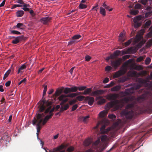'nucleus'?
Instances as JSON below:
<instances>
[{"label":"nucleus","instance_id":"1","mask_svg":"<svg viewBox=\"0 0 152 152\" xmlns=\"http://www.w3.org/2000/svg\"><path fill=\"white\" fill-rule=\"evenodd\" d=\"M38 103L39 104L38 106V112L41 113L45 109L46 107H48V108L45 110V114H46L48 113H49L50 114L53 113H52L54 110V108L51 109V105L52 104V102L48 101H46L45 99L42 100H40Z\"/></svg>","mask_w":152,"mask_h":152},{"label":"nucleus","instance_id":"2","mask_svg":"<svg viewBox=\"0 0 152 152\" xmlns=\"http://www.w3.org/2000/svg\"><path fill=\"white\" fill-rule=\"evenodd\" d=\"M138 102H143L148 101L147 106L149 108H152V94L150 93L143 94L137 98Z\"/></svg>","mask_w":152,"mask_h":152},{"label":"nucleus","instance_id":"3","mask_svg":"<svg viewBox=\"0 0 152 152\" xmlns=\"http://www.w3.org/2000/svg\"><path fill=\"white\" fill-rule=\"evenodd\" d=\"M134 106L133 104H127L126 107L125 109L122 110L121 113V115L125 116L127 119L132 118L134 115V112L133 110H129V109H131Z\"/></svg>","mask_w":152,"mask_h":152},{"label":"nucleus","instance_id":"4","mask_svg":"<svg viewBox=\"0 0 152 152\" xmlns=\"http://www.w3.org/2000/svg\"><path fill=\"white\" fill-rule=\"evenodd\" d=\"M41 117L40 114H37L36 117H34L32 121V124L34 125H35L36 123H37V136L39 134L38 132H40L41 129L40 125L42 121V119L41 118Z\"/></svg>","mask_w":152,"mask_h":152},{"label":"nucleus","instance_id":"5","mask_svg":"<svg viewBox=\"0 0 152 152\" xmlns=\"http://www.w3.org/2000/svg\"><path fill=\"white\" fill-rule=\"evenodd\" d=\"M135 52V49L133 48L132 47L128 48L127 50H125L121 51L119 50H116L114 52V54L115 56H118L119 55L123 56L129 53H134Z\"/></svg>","mask_w":152,"mask_h":152},{"label":"nucleus","instance_id":"6","mask_svg":"<svg viewBox=\"0 0 152 152\" xmlns=\"http://www.w3.org/2000/svg\"><path fill=\"white\" fill-rule=\"evenodd\" d=\"M122 106L123 105L119 103L118 100H115L113 102H109L107 104V107L108 108L115 107L116 109H118L122 108Z\"/></svg>","mask_w":152,"mask_h":152},{"label":"nucleus","instance_id":"7","mask_svg":"<svg viewBox=\"0 0 152 152\" xmlns=\"http://www.w3.org/2000/svg\"><path fill=\"white\" fill-rule=\"evenodd\" d=\"M100 142V138L99 137L93 143L92 145V146L94 148L96 149L97 152H102L105 149V148L102 147L100 148L99 149L100 146V145H99V144Z\"/></svg>","mask_w":152,"mask_h":152},{"label":"nucleus","instance_id":"8","mask_svg":"<svg viewBox=\"0 0 152 152\" xmlns=\"http://www.w3.org/2000/svg\"><path fill=\"white\" fill-rule=\"evenodd\" d=\"M38 114H40L41 115V118H42V125H45L46 123H47V121L50 118H51L52 116L53 115V114L52 113L50 114L49 115H47L44 118V117L45 116V114L44 113H38Z\"/></svg>","mask_w":152,"mask_h":152},{"label":"nucleus","instance_id":"9","mask_svg":"<svg viewBox=\"0 0 152 152\" xmlns=\"http://www.w3.org/2000/svg\"><path fill=\"white\" fill-rule=\"evenodd\" d=\"M134 92V88L132 87L130 88L126 89L124 92H121L120 94L122 96H125L128 95H130L133 94Z\"/></svg>","mask_w":152,"mask_h":152},{"label":"nucleus","instance_id":"10","mask_svg":"<svg viewBox=\"0 0 152 152\" xmlns=\"http://www.w3.org/2000/svg\"><path fill=\"white\" fill-rule=\"evenodd\" d=\"M81 37L80 35L79 34H77L74 35L72 37V39H71L69 42L68 45H72L75 44L78 42V39Z\"/></svg>","mask_w":152,"mask_h":152},{"label":"nucleus","instance_id":"11","mask_svg":"<svg viewBox=\"0 0 152 152\" xmlns=\"http://www.w3.org/2000/svg\"><path fill=\"white\" fill-rule=\"evenodd\" d=\"M25 38L23 36L16 37L15 38L13 39L12 43L14 44H17L25 39Z\"/></svg>","mask_w":152,"mask_h":152},{"label":"nucleus","instance_id":"12","mask_svg":"<svg viewBox=\"0 0 152 152\" xmlns=\"http://www.w3.org/2000/svg\"><path fill=\"white\" fill-rule=\"evenodd\" d=\"M121 59L119 58L118 60L112 61H111V64L112 66L115 69L117 68L121 64Z\"/></svg>","mask_w":152,"mask_h":152},{"label":"nucleus","instance_id":"13","mask_svg":"<svg viewBox=\"0 0 152 152\" xmlns=\"http://www.w3.org/2000/svg\"><path fill=\"white\" fill-rule=\"evenodd\" d=\"M67 95H66L64 94L61 95L59 97V99L60 101H61L62 102L60 103L61 105H63L68 100L67 98H66Z\"/></svg>","mask_w":152,"mask_h":152},{"label":"nucleus","instance_id":"14","mask_svg":"<svg viewBox=\"0 0 152 152\" xmlns=\"http://www.w3.org/2000/svg\"><path fill=\"white\" fill-rule=\"evenodd\" d=\"M118 97V95L117 94H111L107 95V99L109 100L115 101Z\"/></svg>","mask_w":152,"mask_h":152},{"label":"nucleus","instance_id":"15","mask_svg":"<svg viewBox=\"0 0 152 152\" xmlns=\"http://www.w3.org/2000/svg\"><path fill=\"white\" fill-rule=\"evenodd\" d=\"M105 125H103L101 128L100 131L102 134H106L110 130V127L105 129Z\"/></svg>","mask_w":152,"mask_h":152},{"label":"nucleus","instance_id":"16","mask_svg":"<svg viewBox=\"0 0 152 152\" xmlns=\"http://www.w3.org/2000/svg\"><path fill=\"white\" fill-rule=\"evenodd\" d=\"M51 20V18L49 17H44L40 20L41 22L44 24H47Z\"/></svg>","mask_w":152,"mask_h":152},{"label":"nucleus","instance_id":"17","mask_svg":"<svg viewBox=\"0 0 152 152\" xmlns=\"http://www.w3.org/2000/svg\"><path fill=\"white\" fill-rule=\"evenodd\" d=\"M94 101V98L86 96V103H87L90 105H91Z\"/></svg>","mask_w":152,"mask_h":152},{"label":"nucleus","instance_id":"18","mask_svg":"<svg viewBox=\"0 0 152 152\" xmlns=\"http://www.w3.org/2000/svg\"><path fill=\"white\" fill-rule=\"evenodd\" d=\"M119 40L122 42H123L125 39V32L124 31L123 33H120L119 36Z\"/></svg>","mask_w":152,"mask_h":152},{"label":"nucleus","instance_id":"19","mask_svg":"<svg viewBox=\"0 0 152 152\" xmlns=\"http://www.w3.org/2000/svg\"><path fill=\"white\" fill-rule=\"evenodd\" d=\"M123 70H119L115 74L114 77H118L121 76L124 74Z\"/></svg>","mask_w":152,"mask_h":152},{"label":"nucleus","instance_id":"20","mask_svg":"<svg viewBox=\"0 0 152 152\" xmlns=\"http://www.w3.org/2000/svg\"><path fill=\"white\" fill-rule=\"evenodd\" d=\"M82 93L81 92H77L76 93L70 94H69L67 95V97H74L76 96L77 95L82 94Z\"/></svg>","mask_w":152,"mask_h":152},{"label":"nucleus","instance_id":"21","mask_svg":"<svg viewBox=\"0 0 152 152\" xmlns=\"http://www.w3.org/2000/svg\"><path fill=\"white\" fill-rule=\"evenodd\" d=\"M24 13V12L23 10H18L16 13V16L18 17H21L23 15Z\"/></svg>","mask_w":152,"mask_h":152},{"label":"nucleus","instance_id":"22","mask_svg":"<svg viewBox=\"0 0 152 152\" xmlns=\"http://www.w3.org/2000/svg\"><path fill=\"white\" fill-rule=\"evenodd\" d=\"M107 114V111L103 110L101 112L99 113V117L100 118H103L106 116Z\"/></svg>","mask_w":152,"mask_h":152},{"label":"nucleus","instance_id":"23","mask_svg":"<svg viewBox=\"0 0 152 152\" xmlns=\"http://www.w3.org/2000/svg\"><path fill=\"white\" fill-rule=\"evenodd\" d=\"M104 91L102 90H97L93 92V95H98L100 94H103Z\"/></svg>","mask_w":152,"mask_h":152},{"label":"nucleus","instance_id":"24","mask_svg":"<svg viewBox=\"0 0 152 152\" xmlns=\"http://www.w3.org/2000/svg\"><path fill=\"white\" fill-rule=\"evenodd\" d=\"M99 99L97 102L98 104L102 105L106 102V100L105 99L102 98V97L101 96H99Z\"/></svg>","mask_w":152,"mask_h":152},{"label":"nucleus","instance_id":"25","mask_svg":"<svg viewBox=\"0 0 152 152\" xmlns=\"http://www.w3.org/2000/svg\"><path fill=\"white\" fill-rule=\"evenodd\" d=\"M133 69L135 70L140 71L143 69V67L140 65H137L133 66Z\"/></svg>","mask_w":152,"mask_h":152},{"label":"nucleus","instance_id":"26","mask_svg":"<svg viewBox=\"0 0 152 152\" xmlns=\"http://www.w3.org/2000/svg\"><path fill=\"white\" fill-rule=\"evenodd\" d=\"M99 12L103 16H104L106 15L105 9L102 7H100V8Z\"/></svg>","mask_w":152,"mask_h":152},{"label":"nucleus","instance_id":"27","mask_svg":"<svg viewBox=\"0 0 152 152\" xmlns=\"http://www.w3.org/2000/svg\"><path fill=\"white\" fill-rule=\"evenodd\" d=\"M121 87L120 86L117 85L113 87L111 89V91H119L121 89Z\"/></svg>","mask_w":152,"mask_h":152},{"label":"nucleus","instance_id":"28","mask_svg":"<svg viewBox=\"0 0 152 152\" xmlns=\"http://www.w3.org/2000/svg\"><path fill=\"white\" fill-rule=\"evenodd\" d=\"M16 27H17V28L21 30H23L24 29V25L22 23H18L16 26Z\"/></svg>","mask_w":152,"mask_h":152},{"label":"nucleus","instance_id":"29","mask_svg":"<svg viewBox=\"0 0 152 152\" xmlns=\"http://www.w3.org/2000/svg\"><path fill=\"white\" fill-rule=\"evenodd\" d=\"M69 107V105L68 104H67L66 105H65L64 107L61 106V107L60 108V112H62L64 111L67 110Z\"/></svg>","mask_w":152,"mask_h":152},{"label":"nucleus","instance_id":"30","mask_svg":"<svg viewBox=\"0 0 152 152\" xmlns=\"http://www.w3.org/2000/svg\"><path fill=\"white\" fill-rule=\"evenodd\" d=\"M102 6L105 9L107 10H108L109 11H112L113 9L110 8V7L109 6L106 5L105 2H104L102 5Z\"/></svg>","mask_w":152,"mask_h":152},{"label":"nucleus","instance_id":"31","mask_svg":"<svg viewBox=\"0 0 152 152\" xmlns=\"http://www.w3.org/2000/svg\"><path fill=\"white\" fill-rule=\"evenodd\" d=\"M63 91V89H58L56 91L55 94V96H59L62 93Z\"/></svg>","mask_w":152,"mask_h":152},{"label":"nucleus","instance_id":"32","mask_svg":"<svg viewBox=\"0 0 152 152\" xmlns=\"http://www.w3.org/2000/svg\"><path fill=\"white\" fill-rule=\"evenodd\" d=\"M78 90L79 91H83L84 90L83 93L82 92V94H83L84 95H86V90L85 89H86V86H80V87H78Z\"/></svg>","mask_w":152,"mask_h":152},{"label":"nucleus","instance_id":"33","mask_svg":"<svg viewBox=\"0 0 152 152\" xmlns=\"http://www.w3.org/2000/svg\"><path fill=\"white\" fill-rule=\"evenodd\" d=\"M132 137H126L124 138L123 140V143L124 144L128 143V141Z\"/></svg>","mask_w":152,"mask_h":152},{"label":"nucleus","instance_id":"34","mask_svg":"<svg viewBox=\"0 0 152 152\" xmlns=\"http://www.w3.org/2000/svg\"><path fill=\"white\" fill-rule=\"evenodd\" d=\"M142 18V16L141 15L137 16L135 18L133 19V22H136L141 20Z\"/></svg>","mask_w":152,"mask_h":152},{"label":"nucleus","instance_id":"35","mask_svg":"<svg viewBox=\"0 0 152 152\" xmlns=\"http://www.w3.org/2000/svg\"><path fill=\"white\" fill-rule=\"evenodd\" d=\"M26 5H27L26 6L23 7V8H22V9L25 12H29L30 11V10L31 9V8L28 7H30V5L29 4H26Z\"/></svg>","mask_w":152,"mask_h":152},{"label":"nucleus","instance_id":"36","mask_svg":"<svg viewBox=\"0 0 152 152\" xmlns=\"http://www.w3.org/2000/svg\"><path fill=\"white\" fill-rule=\"evenodd\" d=\"M15 3L21 4L23 7H25L27 6L26 5V4L24 2V1L23 0H17L15 2Z\"/></svg>","mask_w":152,"mask_h":152},{"label":"nucleus","instance_id":"37","mask_svg":"<svg viewBox=\"0 0 152 152\" xmlns=\"http://www.w3.org/2000/svg\"><path fill=\"white\" fill-rule=\"evenodd\" d=\"M139 11L138 10H130V14L133 15H136L138 14Z\"/></svg>","mask_w":152,"mask_h":152},{"label":"nucleus","instance_id":"38","mask_svg":"<svg viewBox=\"0 0 152 152\" xmlns=\"http://www.w3.org/2000/svg\"><path fill=\"white\" fill-rule=\"evenodd\" d=\"M78 87L74 86L70 88L71 92H75L78 90Z\"/></svg>","mask_w":152,"mask_h":152},{"label":"nucleus","instance_id":"39","mask_svg":"<svg viewBox=\"0 0 152 152\" xmlns=\"http://www.w3.org/2000/svg\"><path fill=\"white\" fill-rule=\"evenodd\" d=\"M152 15V11H148L146 12L145 14V18H148L150 17Z\"/></svg>","mask_w":152,"mask_h":152},{"label":"nucleus","instance_id":"40","mask_svg":"<svg viewBox=\"0 0 152 152\" xmlns=\"http://www.w3.org/2000/svg\"><path fill=\"white\" fill-rule=\"evenodd\" d=\"M70 92H71V91H70V88H67V87L65 88L64 89V92L65 94H67Z\"/></svg>","mask_w":152,"mask_h":152},{"label":"nucleus","instance_id":"41","mask_svg":"<svg viewBox=\"0 0 152 152\" xmlns=\"http://www.w3.org/2000/svg\"><path fill=\"white\" fill-rule=\"evenodd\" d=\"M134 26L135 28L139 27L141 25V23L138 22H134Z\"/></svg>","mask_w":152,"mask_h":152},{"label":"nucleus","instance_id":"42","mask_svg":"<svg viewBox=\"0 0 152 152\" xmlns=\"http://www.w3.org/2000/svg\"><path fill=\"white\" fill-rule=\"evenodd\" d=\"M148 1V0H140V1H138L139 2L141 3L144 5H145L146 4Z\"/></svg>","mask_w":152,"mask_h":152},{"label":"nucleus","instance_id":"43","mask_svg":"<svg viewBox=\"0 0 152 152\" xmlns=\"http://www.w3.org/2000/svg\"><path fill=\"white\" fill-rule=\"evenodd\" d=\"M151 61V58L149 57H147L146 58L145 60V63L146 65H148L150 64Z\"/></svg>","mask_w":152,"mask_h":152},{"label":"nucleus","instance_id":"44","mask_svg":"<svg viewBox=\"0 0 152 152\" xmlns=\"http://www.w3.org/2000/svg\"><path fill=\"white\" fill-rule=\"evenodd\" d=\"M79 121L80 122H83L84 123L86 122V117H84L80 116L79 118Z\"/></svg>","mask_w":152,"mask_h":152},{"label":"nucleus","instance_id":"45","mask_svg":"<svg viewBox=\"0 0 152 152\" xmlns=\"http://www.w3.org/2000/svg\"><path fill=\"white\" fill-rule=\"evenodd\" d=\"M145 58V57L143 56H140L137 58L136 61L137 62L141 61H143Z\"/></svg>","mask_w":152,"mask_h":152},{"label":"nucleus","instance_id":"46","mask_svg":"<svg viewBox=\"0 0 152 152\" xmlns=\"http://www.w3.org/2000/svg\"><path fill=\"white\" fill-rule=\"evenodd\" d=\"M135 9H140L141 8L142 5L140 4H137L134 6Z\"/></svg>","mask_w":152,"mask_h":152},{"label":"nucleus","instance_id":"47","mask_svg":"<svg viewBox=\"0 0 152 152\" xmlns=\"http://www.w3.org/2000/svg\"><path fill=\"white\" fill-rule=\"evenodd\" d=\"M85 97L82 96H77L76 97V99L79 101H81L83 100L84 98Z\"/></svg>","mask_w":152,"mask_h":152},{"label":"nucleus","instance_id":"48","mask_svg":"<svg viewBox=\"0 0 152 152\" xmlns=\"http://www.w3.org/2000/svg\"><path fill=\"white\" fill-rule=\"evenodd\" d=\"M107 139V136L106 135H103L102 136L101 139L102 142L105 141Z\"/></svg>","mask_w":152,"mask_h":152},{"label":"nucleus","instance_id":"49","mask_svg":"<svg viewBox=\"0 0 152 152\" xmlns=\"http://www.w3.org/2000/svg\"><path fill=\"white\" fill-rule=\"evenodd\" d=\"M11 33L13 34H21V33L19 31H15V30H12L11 31Z\"/></svg>","mask_w":152,"mask_h":152},{"label":"nucleus","instance_id":"50","mask_svg":"<svg viewBox=\"0 0 152 152\" xmlns=\"http://www.w3.org/2000/svg\"><path fill=\"white\" fill-rule=\"evenodd\" d=\"M151 20H148L145 22V26L146 27H148L151 24Z\"/></svg>","mask_w":152,"mask_h":152},{"label":"nucleus","instance_id":"51","mask_svg":"<svg viewBox=\"0 0 152 152\" xmlns=\"http://www.w3.org/2000/svg\"><path fill=\"white\" fill-rule=\"evenodd\" d=\"M79 7L80 9H85L86 8V5L83 3H80L79 5Z\"/></svg>","mask_w":152,"mask_h":152},{"label":"nucleus","instance_id":"52","mask_svg":"<svg viewBox=\"0 0 152 152\" xmlns=\"http://www.w3.org/2000/svg\"><path fill=\"white\" fill-rule=\"evenodd\" d=\"M130 75L132 77H134L137 75V72L135 71L130 72Z\"/></svg>","mask_w":152,"mask_h":152},{"label":"nucleus","instance_id":"53","mask_svg":"<svg viewBox=\"0 0 152 152\" xmlns=\"http://www.w3.org/2000/svg\"><path fill=\"white\" fill-rule=\"evenodd\" d=\"M26 66L25 65V64H24L22 65L20 67V68L21 70L23 72V70L26 69Z\"/></svg>","mask_w":152,"mask_h":152},{"label":"nucleus","instance_id":"54","mask_svg":"<svg viewBox=\"0 0 152 152\" xmlns=\"http://www.w3.org/2000/svg\"><path fill=\"white\" fill-rule=\"evenodd\" d=\"M108 117L110 119H113L116 118V116L113 114H110L108 115Z\"/></svg>","mask_w":152,"mask_h":152},{"label":"nucleus","instance_id":"55","mask_svg":"<svg viewBox=\"0 0 152 152\" xmlns=\"http://www.w3.org/2000/svg\"><path fill=\"white\" fill-rule=\"evenodd\" d=\"M132 42V39H130L129 40H128V41L125 42L124 43V45H125L126 46H128L129 45V44L131 43Z\"/></svg>","mask_w":152,"mask_h":152},{"label":"nucleus","instance_id":"56","mask_svg":"<svg viewBox=\"0 0 152 152\" xmlns=\"http://www.w3.org/2000/svg\"><path fill=\"white\" fill-rule=\"evenodd\" d=\"M74 150V148L72 146H70L68 148L67 151L69 152H71L73 151Z\"/></svg>","mask_w":152,"mask_h":152},{"label":"nucleus","instance_id":"57","mask_svg":"<svg viewBox=\"0 0 152 152\" xmlns=\"http://www.w3.org/2000/svg\"><path fill=\"white\" fill-rule=\"evenodd\" d=\"M147 37L148 38H150L152 37V30L151 31L147 34Z\"/></svg>","mask_w":152,"mask_h":152},{"label":"nucleus","instance_id":"58","mask_svg":"<svg viewBox=\"0 0 152 152\" xmlns=\"http://www.w3.org/2000/svg\"><path fill=\"white\" fill-rule=\"evenodd\" d=\"M26 78H24L23 80L20 81L18 83V85H20L22 83H25L26 82Z\"/></svg>","mask_w":152,"mask_h":152},{"label":"nucleus","instance_id":"59","mask_svg":"<svg viewBox=\"0 0 152 152\" xmlns=\"http://www.w3.org/2000/svg\"><path fill=\"white\" fill-rule=\"evenodd\" d=\"M11 71V70L10 69H9L4 74V76L7 77L10 73Z\"/></svg>","mask_w":152,"mask_h":152},{"label":"nucleus","instance_id":"60","mask_svg":"<svg viewBox=\"0 0 152 152\" xmlns=\"http://www.w3.org/2000/svg\"><path fill=\"white\" fill-rule=\"evenodd\" d=\"M23 73V71H22L20 68H19L17 71V74H20V75H21Z\"/></svg>","mask_w":152,"mask_h":152},{"label":"nucleus","instance_id":"61","mask_svg":"<svg viewBox=\"0 0 152 152\" xmlns=\"http://www.w3.org/2000/svg\"><path fill=\"white\" fill-rule=\"evenodd\" d=\"M76 102V101L75 99H73L70 101L69 102V104L70 105H72L73 104L75 103Z\"/></svg>","mask_w":152,"mask_h":152},{"label":"nucleus","instance_id":"62","mask_svg":"<svg viewBox=\"0 0 152 152\" xmlns=\"http://www.w3.org/2000/svg\"><path fill=\"white\" fill-rule=\"evenodd\" d=\"M91 91V88H86V94H89Z\"/></svg>","mask_w":152,"mask_h":152},{"label":"nucleus","instance_id":"63","mask_svg":"<svg viewBox=\"0 0 152 152\" xmlns=\"http://www.w3.org/2000/svg\"><path fill=\"white\" fill-rule=\"evenodd\" d=\"M105 69L106 71H109L111 69V67L110 66H107L105 68Z\"/></svg>","mask_w":152,"mask_h":152},{"label":"nucleus","instance_id":"64","mask_svg":"<svg viewBox=\"0 0 152 152\" xmlns=\"http://www.w3.org/2000/svg\"><path fill=\"white\" fill-rule=\"evenodd\" d=\"M145 10L148 11H152V7H151L148 6L145 9Z\"/></svg>","mask_w":152,"mask_h":152}]
</instances>
